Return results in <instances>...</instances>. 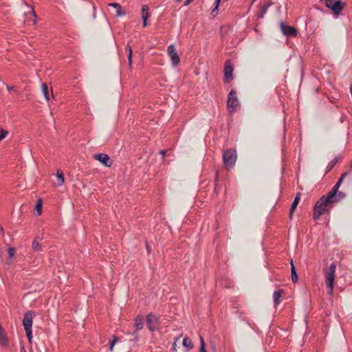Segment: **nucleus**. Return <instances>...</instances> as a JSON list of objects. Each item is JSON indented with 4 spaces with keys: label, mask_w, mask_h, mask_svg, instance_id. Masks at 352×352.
<instances>
[{
    "label": "nucleus",
    "mask_w": 352,
    "mask_h": 352,
    "mask_svg": "<svg viewBox=\"0 0 352 352\" xmlns=\"http://www.w3.org/2000/svg\"><path fill=\"white\" fill-rule=\"evenodd\" d=\"M331 200L327 195H323L317 201L314 208V219L318 220L325 211H329L333 207Z\"/></svg>",
    "instance_id": "nucleus-1"
},
{
    "label": "nucleus",
    "mask_w": 352,
    "mask_h": 352,
    "mask_svg": "<svg viewBox=\"0 0 352 352\" xmlns=\"http://www.w3.org/2000/svg\"><path fill=\"white\" fill-rule=\"evenodd\" d=\"M221 188H222V180H221V179H220L219 171L217 170L216 174H215V177H214V188L212 190V191L209 192V190H210V189H209L206 192H205V191L201 192V194L205 193L204 197L207 199V201L212 200L218 196L219 192L221 190Z\"/></svg>",
    "instance_id": "nucleus-2"
},
{
    "label": "nucleus",
    "mask_w": 352,
    "mask_h": 352,
    "mask_svg": "<svg viewBox=\"0 0 352 352\" xmlns=\"http://www.w3.org/2000/svg\"><path fill=\"white\" fill-rule=\"evenodd\" d=\"M236 151L234 148L226 150L223 154V161L228 168H232L236 160Z\"/></svg>",
    "instance_id": "nucleus-3"
},
{
    "label": "nucleus",
    "mask_w": 352,
    "mask_h": 352,
    "mask_svg": "<svg viewBox=\"0 0 352 352\" xmlns=\"http://www.w3.org/2000/svg\"><path fill=\"white\" fill-rule=\"evenodd\" d=\"M336 267V264L334 263H331L325 274V283L327 287L329 289V294H332L333 289Z\"/></svg>",
    "instance_id": "nucleus-4"
},
{
    "label": "nucleus",
    "mask_w": 352,
    "mask_h": 352,
    "mask_svg": "<svg viewBox=\"0 0 352 352\" xmlns=\"http://www.w3.org/2000/svg\"><path fill=\"white\" fill-rule=\"evenodd\" d=\"M325 6L332 10L333 14L338 16L344 8V3L336 0H326Z\"/></svg>",
    "instance_id": "nucleus-5"
},
{
    "label": "nucleus",
    "mask_w": 352,
    "mask_h": 352,
    "mask_svg": "<svg viewBox=\"0 0 352 352\" xmlns=\"http://www.w3.org/2000/svg\"><path fill=\"white\" fill-rule=\"evenodd\" d=\"M239 104V103L236 96V91L234 89H231L227 100V107L230 113L234 111Z\"/></svg>",
    "instance_id": "nucleus-6"
},
{
    "label": "nucleus",
    "mask_w": 352,
    "mask_h": 352,
    "mask_svg": "<svg viewBox=\"0 0 352 352\" xmlns=\"http://www.w3.org/2000/svg\"><path fill=\"white\" fill-rule=\"evenodd\" d=\"M233 67L230 63V61L229 60H227L225 63L224 65V82H229L230 81L232 80L233 79Z\"/></svg>",
    "instance_id": "nucleus-7"
},
{
    "label": "nucleus",
    "mask_w": 352,
    "mask_h": 352,
    "mask_svg": "<svg viewBox=\"0 0 352 352\" xmlns=\"http://www.w3.org/2000/svg\"><path fill=\"white\" fill-rule=\"evenodd\" d=\"M280 28L283 34L287 37L297 35V30L294 27L289 26L283 21L280 23Z\"/></svg>",
    "instance_id": "nucleus-8"
},
{
    "label": "nucleus",
    "mask_w": 352,
    "mask_h": 352,
    "mask_svg": "<svg viewBox=\"0 0 352 352\" xmlns=\"http://www.w3.org/2000/svg\"><path fill=\"white\" fill-rule=\"evenodd\" d=\"M146 320L148 328L151 331H154L155 330L157 329L156 324L158 322V318L155 315L153 314L152 313H149L146 316Z\"/></svg>",
    "instance_id": "nucleus-9"
},
{
    "label": "nucleus",
    "mask_w": 352,
    "mask_h": 352,
    "mask_svg": "<svg viewBox=\"0 0 352 352\" xmlns=\"http://www.w3.org/2000/svg\"><path fill=\"white\" fill-rule=\"evenodd\" d=\"M167 52L168 56L170 57L172 63L173 65H177L179 61L180 58L176 52L174 46L173 45H169L167 49Z\"/></svg>",
    "instance_id": "nucleus-10"
},
{
    "label": "nucleus",
    "mask_w": 352,
    "mask_h": 352,
    "mask_svg": "<svg viewBox=\"0 0 352 352\" xmlns=\"http://www.w3.org/2000/svg\"><path fill=\"white\" fill-rule=\"evenodd\" d=\"M94 158L96 160L100 162L105 166L110 167L111 166L112 162L110 160V157L107 154L104 153H99L94 155Z\"/></svg>",
    "instance_id": "nucleus-11"
},
{
    "label": "nucleus",
    "mask_w": 352,
    "mask_h": 352,
    "mask_svg": "<svg viewBox=\"0 0 352 352\" xmlns=\"http://www.w3.org/2000/svg\"><path fill=\"white\" fill-rule=\"evenodd\" d=\"M144 326V318L141 316L138 315L135 319V331L133 333V336H134L133 339H131V340H138V335L137 334L136 331L138 330H140L143 328Z\"/></svg>",
    "instance_id": "nucleus-12"
},
{
    "label": "nucleus",
    "mask_w": 352,
    "mask_h": 352,
    "mask_svg": "<svg viewBox=\"0 0 352 352\" xmlns=\"http://www.w3.org/2000/svg\"><path fill=\"white\" fill-rule=\"evenodd\" d=\"M32 316H33V312L32 311H29L25 314L24 318L23 320V325L25 329H32Z\"/></svg>",
    "instance_id": "nucleus-13"
},
{
    "label": "nucleus",
    "mask_w": 352,
    "mask_h": 352,
    "mask_svg": "<svg viewBox=\"0 0 352 352\" xmlns=\"http://www.w3.org/2000/svg\"><path fill=\"white\" fill-rule=\"evenodd\" d=\"M42 91L47 101H50V93L54 97L52 87L49 88L46 83L42 84Z\"/></svg>",
    "instance_id": "nucleus-14"
},
{
    "label": "nucleus",
    "mask_w": 352,
    "mask_h": 352,
    "mask_svg": "<svg viewBox=\"0 0 352 352\" xmlns=\"http://www.w3.org/2000/svg\"><path fill=\"white\" fill-rule=\"evenodd\" d=\"M142 20H143V27H146L147 25V19L150 17V13L148 12V6H143L142 9Z\"/></svg>",
    "instance_id": "nucleus-15"
},
{
    "label": "nucleus",
    "mask_w": 352,
    "mask_h": 352,
    "mask_svg": "<svg viewBox=\"0 0 352 352\" xmlns=\"http://www.w3.org/2000/svg\"><path fill=\"white\" fill-rule=\"evenodd\" d=\"M300 193L298 192L296 194L295 198H294V200L292 204V206H291V208H290V211H289V218L292 219V215H293V213L295 211V210L296 209V207L298 206V204H299V201H300Z\"/></svg>",
    "instance_id": "nucleus-16"
},
{
    "label": "nucleus",
    "mask_w": 352,
    "mask_h": 352,
    "mask_svg": "<svg viewBox=\"0 0 352 352\" xmlns=\"http://www.w3.org/2000/svg\"><path fill=\"white\" fill-rule=\"evenodd\" d=\"M283 293H284L283 289H278L274 292L273 299H274V306L276 307L280 304V298H281Z\"/></svg>",
    "instance_id": "nucleus-17"
},
{
    "label": "nucleus",
    "mask_w": 352,
    "mask_h": 352,
    "mask_svg": "<svg viewBox=\"0 0 352 352\" xmlns=\"http://www.w3.org/2000/svg\"><path fill=\"white\" fill-rule=\"evenodd\" d=\"M272 5V3H266L263 6L261 7L259 12L257 14V19H263L264 15L267 12L268 8Z\"/></svg>",
    "instance_id": "nucleus-18"
},
{
    "label": "nucleus",
    "mask_w": 352,
    "mask_h": 352,
    "mask_svg": "<svg viewBox=\"0 0 352 352\" xmlns=\"http://www.w3.org/2000/svg\"><path fill=\"white\" fill-rule=\"evenodd\" d=\"M42 240L40 237H36L32 244V248L35 252H40L42 250L41 244L40 241Z\"/></svg>",
    "instance_id": "nucleus-19"
},
{
    "label": "nucleus",
    "mask_w": 352,
    "mask_h": 352,
    "mask_svg": "<svg viewBox=\"0 0 352 352\" xmlns=\"http://www.w3.org/2000/svg\"><path fill=\"white\" fill-rule=\"evenodd\" d=\"M340 184L336 182L334 186L331 188V190L327 194V196L331 198V199H336V195L338 193V190L340 186Z\"/></svg>",
    "instance_id": "nucleus-20"
},
{
    "label": "nucleus",
    "mask_w": 352,
    "mask_h": 352,
    "mask_svg": "<svg viewBox=\"0 0 352 352\" xmlns=\"http://www.w3.org/2000/svg\"><path fill=\"white\" fill-rule=\"evenodd\" d=\"M342 159V156H337L331 162H330L327 167V173L330 172L336 164L341 162Z\"/></svg>",
    "instance_id": "nucleus-21"
},
{
    "label": "nucleus",
    "mask_w": 352,
    "mask_h": 352,
    "mask_svg": "<svg viewBox=\"0 0 352 352\" xmlns=\"http://www.w3.org/2000/svg\"><path fill=\"white\" fill-rule=\"evenodd\" d=\"M8 343L7 336L6 333L0 324V344L2 345H6Z\"/></svg>",
    "instance_id": "nucleus-22"
},
{
    "label": "nucleus",
    "mask_w": 352,
    "mask_h": 352,
    "mask_svg": "<svg viewBox=\"0 0 352 352\" xmlns=\"http://www.w3.org/2000/svg\"><path fill=\"white\" fill-rule=\"evenodd\" d=\"M291 265H292V267H291L292 280L293 283H296L298 281V275H297V272H296L295 266H294L292 261H291Z\"/></svg>",
    "instance_id": "nucleus-23"
},
{
    "label": "nucleus",
    "mask_w": 352,
    "mask_h": 352,
    "mask_svg": "<svg viewBox=\"0 0 352 352\" xmlns=\"http://www.w3.org/2000/svg\"><path fill=\"white\" fill-rule=\"evenodd\" d=\"M346 197V195L344 192L342 191H338V193L336 195V199H331V204L333 205L334 203L340 201L341 199H344Z\"/></svg>",
    "instance_id": "nucleus-24"
},
{
    "label": "nucleus",
    "mask_w": 352,
    "mask_h": 352,
    "mask_svg": "<svg viewBox=\"0 0 352 352\" xmlns=\"http://www.w3.org/2000/svg\"><path fill=\"white\" fill-rule=\"evenodd\" d=\"M42 207H43L42 199H38L37 200L36 204L35 206V211H36L37 215H40L41 214Z\"/></svg>",
    "instance_id": "nucleus-25"
},
{
    "label": "nucleus",
    "mask_w": 352,
    "mask_h": 352,
    "mask_svg": "<svg viewBox=\"0 0 352 352\" xmlns=\"http://www.w3.org/2000/svg\"><path fill=\"white\" fill-rule=\"evenodd\" d=\"M182 344L188 349V351L193 347L191 340L188 337L184 338Z\"/></svg>",
    "instance_id": "nucleus-26"
},
{
    "label": "nucleus",
    "mask_w": 352,
    "mask_h": 352,
    "mask_svg": "<svg viewBox=\"0 0 352 352\" xmlns=\"http://www.w3.org/2000/svg\"><path fill=\"white\" fill-rule=\"evenodd\" d=\"M126 50L128 51V55H127V58H128V61H129V66L131 67V65H132V56H133V50H132V48L131 46L129 45H127L126 46Z\"/></svg>",
    "instance_id": "nucleus-27"
},
{
    "label": "nucleus",
    "mask_w": 352,
    "mask_h": 352,
    "mask_svg": "<svg viewBox=\"0 0 352 352\" xmlns=\"http://www.w3.org/2000/svg\"><path fill=\"white\" fill-rule=\"evenodd\" d=\"M56 176L58 180V185H62L64 183V174L60 170H57Z\"/></svg>",
    "instance_id": "nucleus-28"
},
{
    "label": "nucleus",
    "mask_w": 352,
    "mask_h": 352,
    "mask_svg": "<svg viewBox=\"0 0 352 352\" xmlns=\"http://www.w3.org/2000/svg\"><path fill=\"white\" fill-rule=\"evenodd\" d=\"M118 340H119V338L116 336H114L113 340L109 342V344H110L109 350L111 351H113V346L118 341Z\"/></svg>",
    "instance_id": "nucleus-29"
},
{
    "label": "nucleus",
    "mask_w": 352,
    "mask_h": 352,
    "mask_svg": "<svg viewBox=\"0 0 352 352\" xmlns=\"http://www.w3.org/2000/svg\"><path fill=\"white\" fill-rule=\"evenodd\" d=\"M8 134V131L0 127V141L3 140Z\"/></svg>",
    "instance_id": "nucleus-30"
},
{
    "label": "nucleus",
    "mask_w": 352,
    "mask_h": 352,
    "mask_svg": "<svg viewBox=\"0 0 352 352\" xmlns=\"http://www.w3.org/2000/svg\"><path fill=\"white\" fill-rule=\"evenodd\" d=\"M200 342H201V346H200V349H199V352H206L204 340L201 336H200Z\"/></svg>",
    "instance_id": "nucleus-31"
},
{
    "label": "nucleus",
    "mask_w": 352,
    "mask_h": 352,
    "mask_svg": "<svg viewBox=\"0 0 352 352\" xmlns=\"http://www.w3.org/2000/svg\"><path fill=\"white\" fill-rule=\"evenodd\" d=\"M25 331L26 336H27L30 342H31L32 338V329H25Z\"/></svg>",
    "instance_id": "nucleus-32"
},
{
    "label": "nucleus",
    "mask_w": 352,
    "mask_h": 352,
    "mask_svg": "<svg viewBox=\"0 0 352 352\" xmlns=\"http://www.w3.org/2000/svg\"><path fill=\"white\" fill-rule=\"evenodd\" d=\"M8 253L10 258H12L15 254V249L10 247L8 250Z\"/></svg>",
    "instance_id": "nucleus-33"
},
{
    "label": "nucleus",
    "mask_w": 352,
    "mask_h": 352,
    "mask_svg": "<svg viewBox=\"0 0 352 352\" xmlns=\"http://www.w3.org/2000/svg\"><path fill=\"white\" fill-rule=\"evenodd\" d=\"M347 174H348V173H347V172L343 173L341 175L340 177L339 178V179L338 180V182H338L339 184H341L342 183V182H343L344 179L345 178V177L347 175Z\"/></svg>",
    "instance_id": "nucleus-34"
},
{
    "label": "nucleus",
    "mask_w": 352,
    "mask_h": 352,
    "mask_svg": "<svg viewBox=\"0 0 352 352\" xmlns=\"http://www.w3.org/2000/svg\"><path fill=\"white\" fill-rule=\"evenodd\" d=\"M116 16H122L125 14V12L122 11V8L120 9H116Z\"/></svg>",
    "instance_id": "nucleus-35"
},
{
    "label": "nucleus",
    "mask_w": 352,
    "mask_h": 352,
    "mask_svg": "<svg viewBox=\"0 0 352 352\" xmlns=\"http://www.w3.org/2000/svg\"><path fill=\"white\" fill-rule=\"evenodd\" d=\"M109 6L113 7L116 9H120V5L118 3H111L109 4Z\"/></svg>",
    "instance_id": "nucleus-36"
},
{
    "label": "nucleus",
    "mask_w": 352,
    "mask_h": 352,
    "mask_svg": "<svg viewBox=\"0 0 352 352\" xmlns=\"http://www.w3.org/2000/svg\"><path fill=\"white\" fill-rule=\"evenodd\" d=\"M179 340V338H177L175 340V342H173V351H176V346H177V344H176V342Z\"/></svg>",
    "instance_id": "nucleus-37"
},
{
    "label": "nucleus",
    "mask_w": 352,
    "mask_h": 352,
    "mask_svg": "<svg viewBox=\"0 0 352 352\" xmlns=\"http://www.w3.org/2000/svg\"><path fill=\"white\" fill-rule=\"evenodd\" d=\"M194 0H186L184 3V6H188Z\"/></svg>",
    "instance_id": "nucleus-38"
},
{
    "label": "nucleus",
    "mask_w": 352,
    "mask_h": 352,
    "mask_svg": "<svg viewBox=\"0 0 352 352\" xmlns=\"http://www.w3.org/2000/svg\"><path fill=\"white\" fill-rule=\"evenodd\" d=\"M6 87H7V89H8V91H11V90L16 91L15 87H14V86L10 87V86H9V85H6Z\"/></svg>",
    "instance_id": "nucleus-39"
},
{
    "label": "nucleus",
    "mask_w": 352,
    "mask_h": 352,
    "mask_svg": "<svg viewBox=\"0 0 352 352\" xmlns=\"http://www.w3.org/2000/svg\"><path fill=\"white\" fill-rule=\"evenodd\" d=\"M160 153H161V155H162V157L164 158V156H165V154H166V151H164V150H161V151H160Z\"/></svg>",
    "instance_id": "nucleus-40"
},
{
    "label": "nucleus",
    "mask_w": 352,
    "mask_h": 352,
    "mask_svg": "<svg viewBox=\"0 0 352 352\" xmlns=\"http://www.w3.org/2000/svg\"><path fill=\"white\" fill-rule=\"evenodd\" d=\"M217 10H218V8H217V4H215V7L213 8L211 13L214 14V12H217Z\"/></svg>",
    "instance_id": "nucleus-41"
},
{
    "label": "nucleus",
    "mask_w": 352,
    "mask_h": 352,
    "mask_svg": "<svg viewBox=\"0 0 352 352\" xmlns=\"http://www.w3.org/2000/svg\"><path fill=\"white\" fill-rule=\"evenodd\" d=\"M217 10H218V8H217V4H215V7L213 8L211 13L214 14V12H217Z\"/></svg>",
    "instance_id": "nucleus-42"
},
{
    "label": "nucleus",
    "mask_w": 352,
    "mask_h": 352,
    "mask_svg": "<svg viewBox=\"0 0 352 352\" xmlns=\"http://www.w3.org/2000/svg\"><path fill=\"white\" fill-rule=\"evenodd\" d=\"M220 2H221V0H215L214 3L217 4V8H219Z\"/></svg>",
    "instance_id": "nucleus-43"
},
{
    "label": "nucleus",
    "mask_w": 352,
    "mask_h": 352,
    "mask_svg": "<svg viewBox=\"0 0 352 352\" xmlns=\"http://www.w3.org/2000/svg\"><path fill=\"white\" fill-rule=\"evenodd\" d=\"M31 14L34 16V18H36V13L33 10H31Z\"/></svg>",
    "instance_id": "nucleus-44"
},
{
    "label": "nucleus",
    "mask_w": 352,
    "mask_h": 352,
    "mask_svg": "<svg viewBox=\"0 0 352 352\" xmlns=\"http://www.w3.org/2000/svg\"><path fill=\"white\" fill-rule=\"evenodd\" d=\"M21 352H26L25 347L23 346L21 347Z\"/></svg>",
    "instance_id": "nucleus-45"
},
{
    "label": "nucleus",
    "mask_w": 352,
    "mask_h": 352,
    "mask_svg": "<svg viewBox=\"0 0 352 352\" xmlns=\"http://www.w3.org/2000/svg\"><path fill=\"white\" fill-rule=\"evenodd\" d=\"M0 230H1L2 232H3V227H2V226H0Z\"/></svg>",
    "instance_id": "nucleus-46"
},
{
    "label": "nucleus",
    "mask_w": 352,
    "mask_h": 352,
    "mask_svg": "<svg viewBox=\"0 0 352 352\" xmlns=\"http://www.w3.org/2000/svg\"><path fill=\"white\" fill-rule=\"evenodd\" d=\"M177 1H181L182 0H176Z\"/></svg>",
    "instance_id": "nucleus-47"
}]
</instances>
